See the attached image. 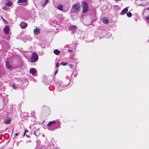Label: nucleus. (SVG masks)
Masks as SVG:
<instances>
[{
    "mask_svg": "<svg viewBox=\"0 0 149 149\" xmlns=\"http://www.w3.org/2000/svg\"><path fill=\"white\" fill-rule=\"evenodd\" d=\"M61 123L58 120L49 122L47 126L48 129L50 131H53L61 127Z\"/></svg>",
    "mask_w": 149,
    "mask_h": 149,
    "instance_id": "f257e3e1",
    "label": "nucleus"
},
{
    "mask_svg": "<svg viewBox=\"0 0 149 149\" xmlns=\"http://www.w3.org/2000/svg\"><path fill=\"white\" fill-rule=\"evenodd\" d=\"M28 132V131L26 130H25V132L24 134V136L26 132Z\"/></svg>",
    "mask_w": 149,
    "mask_h": 149,
    "instance_id": "c85d7f7f",
    "label": "nucleus"
},
{
    "mask_svg": "<svg viewBox=\"0 0 149 149\" xmlns=\"http://www.w3.org/2000/svg\"><path fill=\"white\" fill-rule=\"evenodd\" d=\"M42 111L47 115H49L50 113V110L49 107H46L43 108Z\"/></svg>",
    "mask_w": 149,
    "mask_h": 149,
    "instance_id": "423d86ee",
    "label": "nucleus"
},
{
    "mask_svg": "<svg viewBox=\"0 0 149 149\" xmlns=\"http://www.w3.org/2000/svg\"><path fill=\"white\" fill-rule=\"evenodd\" d=\"M26 136L27 137H29V135H26Z\"/></svg>",
    "mask_w": 149,
    "mask_h": 149,
    "instance_id": "e433bc0d",
    "label": "nucleus"
},
{
    "mask_svg": "<svg viewBox=\"0 0 149 149\" xmlns=\"http://www.w3.org/2000/svg\"><path fill=\"white\" fill-rule=\"evenodd\" d=\"M39 129H37L34 131V134L36 136H38L40 134Z\"/></svg>",
    "mask_w": 149,
    "mask_h": 149,
    "instance_id": "2eb2a0df",
    "label": "nucleus"
},
{
    "mask_svg": "<svg viewBox=\"0 0 149 149\" xmlns=\"http://www.w3.org/2000/svg\"><path fill=\"white\" fill-rule=\"evenodd\" d=\"M21 27L23 29L26 27L27 26V24L25 22H22L20 24Z\"/></svg>",
    "mask_w": 149,
    "mask_h": 149,
    "instance_id": "ddd939ff",
    "label": "nucleus"
},
{
    "mask_svg": "<svg viewBox=\"0 0 149 149\" xmlns=\"http://www.w3.org/2000/svg\"><path fill=\"white\" fill-rule=\"evenodd\" d=\"M12 3L10 1H9L6 3L7 5L9 6H11L12 5Z\"/></svg>",
    "mask_w": 149,
    "mask_h": 149,
    "instance_id": "4be33fe9",
    "label": "nucleus"
},
{
    "mask_svg": "<svg viewBox=\"0 0 149 149\" xmlns=\"http://www.w3.org/2000/svg\"><path fill=\"white\" fill-rule=\"evenodd\" d=\"M36 146H37H37H41V145H40V143H41V141H40V140H37L36 141Z\"/></svg>",
    "mask_w": 149,
    "mask_h": 149,
    "instance_id": "412c9836",
    "label": "nucleus"
},
{
    "mask_svg": "<svg viewBox=\"0 0 149 149\" xmlns=\"http://www.w3.org/2000/svg\"><path fill=\"white\" fill-rule=\"evenodd\" d=\"M6 67L8 69H12V66L7 61L6 62Z\"/></svg>",
    "mask_w": 149,
    "mask_h": 149,
    "instance_id": "9d476101",
    "label": "nucleus"
},
{
    "mask_svg": "<svg viewBox=\"0 0 149 149\" xmlns=\"http://www.w3.org/2000/svg\"><path fill=\"white\" fill-rule=\"evenodd\" d=\"M80 6L79 3H76L74 4L71 9V12L72 13H77L79 10Z\"/></svg>",
    "mask_w": 149,
    "mask_h": 149,
    "instance_id": "f03ea898",
    "label": "nucleus"
},
{
    "mask_svg": "<svg viewBox=\"0 0 149 149\" xmlns=\"http://www.w3.org/2000/svg\"><path fill=\"white\" fill-rule=\"evenodd\" d=\"M29 72L32 73L33 75H34L36 73V71L34 68H33L30 70Z\"/></svg>",
    "mask_w": 149,
    "mask_h": 149,
    "instance_id": "4468645a",
    "label": "nucleus"
},
{
    "mask_svg": "<svg viewBox=\"0 0 149 149\" xmlns=\"http://www.w3.org/2000/svg\"><path fill=\"white\" fill-rule=\"evenodd\" d=\"M59 63H56V67H57L59 66Z\"/></svg>",
    "mask_w": 149,
    "mask_h": 149,
    "instance_id": "cd10ccee",
    "label": "nucleus"
},
{
    "mask_svg": "<svg viewBox=\"0 0 149 149\" xmlns=\"http://www.w3.org/2000/svg\"><path fill=\"white\" fill-rule=\"evenodd\" d=\"M35 149H45L43 146V145H41V146H37Z\"/></svg>",
    "mask_w": 149,
    "mask_h": 149,
    "instance_id": "aec40b11",
    "label": "nucleus"
},
{
    "mask_svg": "<svg viewBox=\"0 0 149 149\" xmlns=\"http://www.w3.org/2000/svg\"><path fill=\"white\" fill-rule=\"evenodd\" d=\"M107 35H108V36H107V38H109L110 37H111L112 36V34L110 33H107Z\"/></svg>",
    "mask_w": 149,
    "mask_h": 149,
    "instance_id": "393cba45",
    "label": "nucleus"
},
{
    "mask_svg": "<svg viewBox=\"0 0 149 149\" xmlns=\"http://www.w3.org/2000/svg\"><path fill=\"white\" fill-rule=\"evenodd\" d=\"M74 71H73V73H74Z\"/></svg>",
    "mask_w": 149,
    "mask_h": 149,
    "instance_id": "79ce46f5",
    "label": "nucleus"
},
{
    "mask_svg": "<svg viewBox=\"0 0 149 149\" xmlns=\"http://www.w3.org/2000/svg\"><path fill=\"white\" fill-rule=\"evenodd\" d=\"M12 87L14 89H16V86L15 84H13L12 86Z\"/></svg>",
    "mask_w": 149,
    "mask_h": 149,
    "instance_id": "bb28decb",
    "label": "nucleus"
},
{
    "mask_svg": "<svg viewBox=\"0 0 149 149\" xmlns=\"http://www.w3.org/2000/svg\"><path fill=\"white\" fill-rule=\"evenodd\" d=\"M83 13H85L88 12V7L86 3L83 2Z\"/></svg>",
    "mask_w": 149,
    "mask_h": 149,
    "instance_id": "39448f33",
    "label": "nucleus"
},
{
    "mask_svg": "<svg viewBox=\"0 0 149 149\" xmlns=\"http://www.w3.org/2000/svg\"><path fill=\"white\" fill-rule=\"evenodd\" d=\"M38 55L36 53L34 52L33 53L31 58V62L32 63H33L37 61L38 59Z\"/></svg>",
    "mask_w": 149,
    "mask_h": 149,
    "instance_id": "7ed1b4c3",
    "label": "nucleus"
},
{
    "mask_svg": "<svg viewBox=\"0 0 149 149\" xmlns=\"http://www.w3.org/2000/svg\"><path fill=\"white\" fill-rule=\"evenodd\" d=\"M3 10H7V9L5 7H3Z\"/></svg>",
    "mask_w": 149,
    "mask_h": 149,
    "instance_id": "473e14b6",
    "label": "nucleus"
},
{
    "mask_svg": "<svg viewBox=\"0 0 149 149\" xmlns=\"http://www.w3.org/2000/svg\"><path fill=\"white\" fill-rule=\"evenodd\" d=\"M1 18L3 21H4V22H6V21L2 17H1Z\"/></svg>",
    "mask_w": 149,
    "mask_h": 149,
    "instance_id": "2f4dec72",
    "label": "nucleus"
},
{
    "mask_svg": "<svg viewBox=\"0 0 149 149\" xmlns=\"http://www.w3.org/2000/svg\"><path fill=\"white\" fill-rule=\"evenodd\" d=\"M18 133H16V134H15V136H17V135H18Z\"/></svg>",
    "mask_w": 149,
    "mask_h": 149,
    "instance_id": "4c0bfd02",
    "label": "nucleus"
},
{
    "mask_svg": "<svg viewBox=\"0 0 149 149\" xmlns=\"http://www.w3.org/2000/svg\"><path fill=\"white\" fill-rule=\"evenodd\" d=\"M67 87V86H64L63 84V83H61L59 84L58 88L59 91H60L61 90H63L64 88H65V89Z\"/></svg>",
    "mask_w": 149,
    "mask_h": 149,
    "instance_id": "0eeeda50",
    "label": "nucleus"
},
{
    "mask_svg": "<svg viewBox=\"0 0 149 149\" xmlns=\"http://www.w3.org/2000/svg\"><path fill=\"white\" fill-rule=\"evenodd\" d=\"M75 74H74V75L75 76H76V75H75Z\"/></svg>",
    "mask_w": 149,
    "mask_h": 149,
    "instance_id": "a19ab883",
    "label": "nucleus"
},
{
    "mask_svg": "<svg viewBox=\"0 0 149 149\" xmlns=\"http://www.w3.org/2000/svg\"><path fill=\"white\" fill-rule=\"evenodd\" d=\"M146 19H148V20H149V15H148L146 17Z\"/></svg>",
    "mask_w": 149,
    "mask_h": 149,
    "instance_id": "7c9ffc66",
    "label": "nucleus"
},
{
    "mask_svg": "<svg viewBox=\"0 0 149 149\" xmlns=\"http://www.w3.org/2000/svg\"><path fill=\"white\" fill-rule=\"evenodd\" d=\"M68 51L69 52H72V50H71L68 49Z\"/></svg>",
    "mask_w": 149,
    "mask_h": 149,
    "instance_id": "72a5a7b5",
    "label": "nucleus"
},
{
    "mask_svg": "<svg viewBox=\"0 0 149 149\" xmlns=\"http://www.w3.org/2000/svg\"><path fill=\"white\" fill-rule=\"evenodd\" d=\"M61 64L62 65L65 66L67 65V63L66 62H62L61 63Z\"/></svg>",
    "mask_w": 149,
    "mask_h": 149,
    "instance_id": "a878e982",
    "label": "nucleus"
},
{
    "mask_svg": "<svg viewBox=\"0 0 149 149\" xmlns=\"http://www.w3.org/2000/svg\"><path fill=\"white\" fill-rule=\"evenodd\" d=\"M28 0H19L17 2V3H19V5H22V4L20 3L26 2Z\"/></svg>",
    "mask_w": 149,
    "mask_h": 149,
    "instance_id": "f3484780",
    "label": "nucleus"
},
{
    "mask_svg": "<svg viewBox=\"0 0 149 149\" xmlns=\"http://www.w3.org/2000/svg\"><path fill=\"white\" fill-rule=\"evenodd\" d=\"M49 0H43L41 2V4L42 6H45Z\"/></svg>",
    "mask_w": 149,
    "mask_h": 149,
    "instance_id": "f8f14e48",
    "label": "nucleus"
},
{
    "mask_svg": "<svg viewBox=\"0 0 149 149\" xmlns=\"http://www.w3.org/2000/svg\"><path fill=\"white\" fill-rule=\"evenodd\" d=\"M34 33L35 34H38L40 32L39 29L38 28H35L33 30Z\"/></svg>",
    "mask_w": 149,
    "mask_h": 149,
    "instance_id": "9b49d317",
    "label": "nucleus"
},
{
    "mask_svg": "<svg viewBox=\"0 0 149 149\" xmlns=\"http://www.w3.org/2000/svg\"><path fill=\"white\" fill-rule=\"evenodd\" d=\"M102 21L103 23L106 24H108L109 22V20L106 17L103 18Z\"/></svg>",
    "mask_w": 149,
    "mask_h": 149,
    "instance_id": "dca6fc26",
    "label": "nucleus"
},
{
    "mask_svg": "<svg viewBox=\"0 0 149 149\" xmlns=\"http://www.w3.org/2000/svg\"><path fill=\"white\" fill-rule=\"evenodd\" d=\"M70 66L71 67H72V66H73V65H70Z\"/></svg>",
    "mask_w": 149,
    "mask_h": 149,
    "instance_id": "58836bf2",
    "label": "nucleus"
},
{
    "mask_svg": "<svg viewBox=\"0 0 149 149\" xmlns=\"http://www.w3.org/2000/svg\"><path fill=\"white\" fill-rule=\"evenodd\" d=\"M54 53L56 55H58L60 54V51L58 49H55L54 51Z\"/></svg>",
    "mask_w": 149,
    "mask_h": 149,
    "instance_id": "6ab92c4d",
    "label": "nucleus"
},
{
    "mask_svg": "<svg viewBox=\"0 0 149 149\" xmlns=\"http://www.w3.org/2000/svg\"><path fill=\"white\" fill-rule=\"evenodd\" d=\"M68 29L72 31V33H73L77 29V27L75 25H71L68 27Z\"/></svg>",
    "mask_w": 149,
    "mask_h": 149,
    "instance_id": "20e7f679",
    "label": "nucleus"
},
{
    "mask_svg": "<svg viewBox=\"0 0 149 149\" xmlns=\"http://www.w3.org/2000/svg\"><path fill=\"white\" fill-rule=\"evenodd\" d=\"M52 149H59L57 147H53Z\"/></svg>",
    "mask_w": 149,
    "mask_h": 149,
    "instance_id": "c756f323",
    "label": "nucleus"
},
{
    "mask_svg": "<svg viewBox=\"0 0 149 149\" xmlns=\"http://www.w3.org/2000/svg\"><path fill=\"white\" fill-rule=\"evenodd\" d=\"M27 5V3H26L25 5V6H26Z\"/></svg>",
    "mask_w": 149,
    "mask_h": 149,
    "instance_id": "ea45409f",
    "label": "nucleus"
},
{
    "mask_svg": "<svg viewBox=\"0 0 149 149\" xmlns=\"http://www.w3.org/2000/svg\"><path fill=\"white\" fill-rule=\"evenodd\" d=\"M9 29L8 26L6 25L4 29V31L5 34H8L9 33Z\"/></svg>",
    "mask_w": 149,
    "mask_h": 149,
    "instance_id": "6e6552de",
    "label": "nucleus"
},
{
    "mask_svg": "<svg viewBox=\"0 0 149 149\" xmlns=\"http://www.w3.org/2000/svg\"><path fill=\"white\" fill-rule=\"evenodd\" d=\"M11 120L10 119H8L7 120L5 121V123L6 124H9L10 123Z\"/></svg>",
    "mask_w": 149,
    "mask_h": 149,
    "instance_id": "b1692460",
    "label": "nucleus"
},
{
    "mask_svg": "<svg viewBox=\"0 0 149 149\" xmlns=\"http://www.w3.org/2000/svg\"><path fill=\"white\" fill-rule=\"evenodd\" d=\"M30 142H31V141L30 140H29L28 141H27L26 143H28V142L30 143Z\"/></svg>",
    "mask_w": 149,
    "mask_h": 149,
    "instance_id": "f704fd0d",
    "label": "nucleus"
},
{
    "mask_svg": "<svg viewBox=\"0 0 149 149\" xmlns=\"http://www.w3.org/2000/svg\"><path fill=\"white\" fill-rule=\"evenodd\" d=\"M57 8L60 10L63 11V7L62 5H58L57 7Z\"/></svg>",
    "mask_w": 149,
    "mask_h": 149,
    "instance_id": "a211bd4d",
    "label": "nucleus"
},
{
    "mask_svg": "<svg viewBox=\"0 0 149 149\" xmlns=\"http://www.w3.org/2000/svg\"><path fill=\"white\" fill-rule=\"evenodd\" d=\"M57 72H58V71H57V69L55 72V74H57Z\"/></svg>",
    "mask_w": 149,
    "mask_h": 149,
    "instance_id": "c9c22d12",
    "label": "nucleus"
},
{
    "mask_svg": "<svg viewBox=\"0 0 149 149\" xmlns=\"http://www.w3.org/2000/svg\"><path fill=\"white\" fill-rule=\"evenodd\" d=\"M128 7H126L124 8L120 14L121 15H124L127 13L128 11Z\"/></svg>",
    "mask_w": 149,
    "mask_h": 149,
    "instance_id": "1a4fd4ad",
    "label": "nucleus"
},
{
    "mask_svg": "<svg viewBox=\"0 0 149 149\" xmlns=\"http://www.w3.org/2000/svg\"><path fill=\"white\" fill-rule=\"evenodd\" d=\"M127 15L128 17H131L132 16V14L131 12H129L127 13Z\"/></svg>",
    "mask_w": 149,
    "mask_h": 149,
    "instance_id": "5701e85b",
    "label": "nucleus"
}]
</instances>
